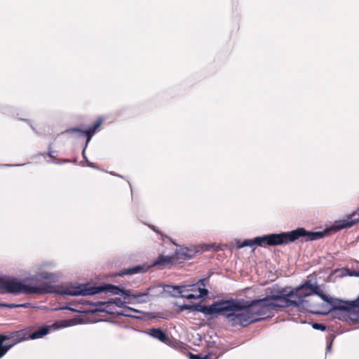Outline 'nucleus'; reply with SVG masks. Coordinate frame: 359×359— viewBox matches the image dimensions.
Instances as JSON below:
<instances>
[{
    "mask_svg": "<svg viewBox=\"0 0 359 359\" xmlns=\"http://www.w3.org/2000/svg\"><path fill=\"white\" fill-rule=\"evenodd\" d=\"M133 313H141V311H140L137 309H134L128 307V308H126V309H125L123 311L117 312V314L120 315V316L135 318L136 316L133 314Z\"/></svg>",
    "mask_w": 359,
    "mask_h": 359,
    "instance_id": "nucleus-21",
    "label": "nucleus"
},
{
    "mask_svg": "<svg viewBox=\"0 0 359 359\" xmlns=\"http://www.w3.org/2000/svg\"><path fill=\"white\" fill-rule=\"evenodd\" d=\"M221 313L232 326L247 325L254 323L243 302L238 300L222 302Z\"/></svg>",
    "mask_w": 359,
    "mask_h": 359,
    "instance_id": "nucleus-2",
    "label": "nucleus"
},
{
    "mask_svg": "<svg viewBox=\"0 0 359 359\" xmlns=\"http://www.w3.org/2000/svg\"><path fill=\"white\" fill-rule=\"evenodd\" d=\"M28 330H21L11 334H0V359L15 344L30 339Z\"/></svg>",
    "mask_w": 359,
    "mask_h": 359,
    "instance_id": "nucleus-9",
    "label": "nucleus"
},
{
    "mask_svg": "<svg viewBox=\"0 0 359 359\" xmlns=\"http://www.w3.org/2000/svg\"><path fill=\"white\" fill-rule=\"evenodd\" d=\"M87 163H88V166H89V167L93 168H97V169L98 168L94 163L89 162L88 160H87Z\"/></svg>",
    "mask_w": 359,
    "mask_h": 359,
    "instance_id": "nucleus-31",
    "label": "nucleus"
},
{
    "mask_svg": "<svg viewBox=\"0 0 359 359\" xmlns=\"http://www.w3.org/2000/svg\"><path fill=\"white\" fill-rule=\"evenodd\" d=\"M102 287L104 288L102 291H107L112 294H119L123 297V300L120 297H114L109 299V301L112 302L114 304V306L120 308L123 307L126 303L132 304L137 302L141 304L147 302L150 290V288H148L144 292H135L131 290H126L112 285Z\"/></svg>",
    "mask_w": 359,
    "mask_h": 359,
    "instance_id": "nucleus-6",
    "label": "nucleus"
},
{
    "mask_svg": "<svg viewBox=\"0 0 359 359\" xmlns=\"http://www.w3.org/2000/svg\"><path fill=\"white\" fill-rule=\"evenodd\" d=\"M349 276H356V277H359V271H356V270H352V271H350L348 270V272L347 273Z\"/></svg>",
    "mask_w": 359,
    "mask_h": 359,
    "instance_id": "nucleus-28",
    "label": "nucleus"
},
{
    "mask_svg": "<svg viewBox=\"0 0 359 359\" xmlns=\"http://www.w3.org/2000/svg\"><path fill=\"white\" fill-rule=\"evenodd\" d=\"M189 358L190 359H208V356L205 355V357L201 358L198 355H194V354L190 353H189Z\"/></svg>",
    "mask_w": 359,
    "mask_h": 359,
    "instance_id": "nucleus-27",
    "label": "nucleus"
},
{
    "mask_svg": "<svg viewBox=\"0 0 359 359\" xmlns=\"http://www.w3.org/2000/svg\"><path fill=\"white\" fill-rule=\"evenodd\" d=\"M109 173H110V175H116V174H114V172H110Z\"/></svg>",
    "mask_w": 359,
    "mask_h": 359,
    "instance_id": "nucleus-36",
    "label": "nucleus"
},
{
    "mask_svg": "<svg viewBox=\"0 0 359 359\" xmlns=\"http://www.w3.org/2000/svg\"><path fill=\"white\" fill-rule=\"evenodd\" d=\"M43 294H56L69 296H88L102 292V287H88L86 285H67L55 287L48 284H42Z\"/></svg>",
    "mask_w": 359,
    "mask_h": 359,
    "instance_id": "nucleus-5",
    "label": "nucleus"
},
{
    "mask_svg": "<svg viewBox=\"0 0 359 359\" xmlns=\"http://www.w3.org/2000/svg\"><path fill=\"white\" fill-rule=\"evenodd\" d=\"M255 245H256L255 243V238L254 239H245L242 243H241L240 241L236 242V247L238 249H241V248H243L245 247H252Z\"/></svg>",
    "mask_w": 359,
    "mask_h": 359,
    "instance_id": "nucleus-22",
    "label": "nucleus"
},
{
    "mask_svg": "<svg viewBox=\"0 0 359 359\" xmlns=\"http://www.w3.org/2000/svg\"><path fill=\"white\" fill-rule=\"evenodd\" d=\"M57 263L54 259H43L34 264L30 268L29 280L34 281H48L50 283H55L59 281L60 273L52 271L56 269Z\"/></svg>",
    "mask_w": 359,
    "mask_h": 359,
    "instance_id": "nucleus-3",
    "label": "nucleus"
},
{
    "mask_svg": "<svg viewBox=\"0 0 359 359\" xmlns=\"http://www.w3.org/2000/svg\"><path fill=\"white\" fill-rule=\"evenodd\" d=\"M332 343L330 342L327 346V351H330L331 349Z\"/></svg>",
    "mask_w": 359,
    "mask_h": 359,
    "instance_id": "nucleus-33",
    "label": "nucleus"
},
{
    "mask_svg": "<svg viewBox=\"0 0 359 359\" xmlns=\"http://www.w3.org/2000/svg\"><path fill=\"white\" fill-rule=\"evenodd\" d=\"M62 326H58L56 324H52L50 325H43L39 327L36 331L33 332L30 334V339H36L43 338L44 336L48 334L50 330H57Z\"/></svg>",
    "mask_w": 359,
    "mask_h": 359,
    "instance_id": "nucleus-16",
    "label": "nucleus"
},
{
    "mask_svg": "<svg viewBox=\"0 0 359 359\" xmlns=\"http://www.w3.org/2000/svg\"><path fill=\"white\" fill-rule=\"evenodd\" d=\"M193 306L194 305H184L182 309L193 311Z\"/></svg>",
    "mask_w": 359,
    "mask_h": 359,
    "instance_id": "nucleus-30",
    "label": "nucleus"
},
{
    "mask_svg": "<svg viewBox=\"0 0 359 359\" xmlns=\"http://www.w3.org/2000/svg\"><path fill=\"white\" fill-rule=\"evenodd\" d=\"M205 279H201L198 280L196 284L191 285H182V286H170L167 285L168 288H172L173 295H176L177 294H180L182 297H184L187 299H197L200 297L206 296L208 293V290L204 287H201L205 286Z\"/></svg>",
    "mask_w": 359,
    "mask_h": 359,
    "instance_id": "nucleus-8",
    "label": "nucleus"
},
{
    "mask_svg": "<svg viewBox=\"0 0 359 359\" xmlns=\"http://www.w3.org/2000/svg\"><path fill=\"white\" fill-rule=\"evenodd\" d=\"M89 304L93 305L97 307V309L100 311H102L108 313H117L118 312L116 311L115 306H114L112 302H110L109 300L107 302H96L95 303H89Z\"/></svg>",
    "mask_w": 359,
    "mask_h": 359,
    "instance_id": "nucleus-17",
    "label": "nucleus"
},
{
    "mask_svg": "<svg viewBox=\"0 0 359 359\" xmlns=\"http://www.w3.org/2000/svg\"><path fill=\"white\" fill-rule=\"evenodd\" d=\"M318 286L316 284H312L311 281H306L302 285H300V289H309L313 294H318Z\"/></svg>",
    "mask_w": 359,
    "mask_h": 359,
    "instance_id": "nucleus-20",
    "label": "nucleus"
},
{
    "mask_svg": "<svg viewBox=\"0 0 359 359\" xmlns=\"http://www.w3.org/2000/svg\"><path fill=\"white\" fill-rule=\"evenodd\" d=\"M86 148H83V151H82V156L83 157V158L86 159L87 160V158H86Z\"/></svg>",
    "mask_w": 359,
    "mask_h": 359,
    "instance_id": "nucleus-32",
    "label": "nucleus"
},
{
    "mask_svg": "<svg viewBox=\"0 0 359 359\" xmlns=\"http://www.w3.org/2000/svg\"><path fill=\"white\" fill-rule=\"evenodd\" d=\"M318 296H319L324 302H330V300L329 297L320 292V290L318 288V294H316Z\"/></svg>",
    "mask_w": 359,
    "mask_h": 359,
    "instance_id": "nucleus-25",
    "label": "nucleus"
},
{
    "mask_svg": "<svg viewBox=\"0 0 359 359\" xmlns=\"http://www.w3.org/2000/svg\"><path fill=\"white\" fill-rule=\"evenodd\" d=\"M48 156H49L50 157H53V151H49V153H48Z\"/></svg>",
    "mask_w": 359,
    "mask_h": 359,
    "instance_id": "nucleus-34",
    "label": "nucleus"
},
{
    "mask_svg": "<svg viewBox=\"0 0 359 359\" xmlns=\"http://www.w3.org/2000/svg\"><path fill=\"white\" fill-rule=\"evenodd\" d=\"M222 302L214 303L210 306L201 304H194L193 311H198L206 316L220 313L222 309Z\"/></svg>",
    "mask_w": 359,
    "mask_h": 359,
    "instance_id": "nucleus-13",
    "label": "nucleus"
},
{
    "mask_svg": "<svg viewBox=\"0 0 359 359\" xmlns=\"http://www.w3.org/2000/svg\"><path fill=\"white\" fill-rule=\"evenodd\" d=\"M151 228L152 229L153 231L157 232V231L156 230V229H155V227L154 226H151Z\"/></svg>",
    "mask_w": 359,
    "mask_h": 359,
    "instance_id": "nucleus-35",
    "label": "nucleus"
},
{
    "mask_svg": "<svg viewBox=\"0 0 359 359\" xmlns=\"http://www.w3.org/2000/svg\"><path fill=\"white\" fill-rule=\"evenodd\" d=\"M148 267L144 265H138L125 270L123 275H133L139 273L145 272L147 271Z\"/></svg>",
    "mask_w": 359,
    "mask_h": 359,
    "instance_id": "nucleus-19",
    "label": "nucleus"
},
{
    "mask_svg": "<svg viewBox=\"0 0 359 359\" xmlns=\"http://www.w3.org/2000/svg\"><path fill=\"white\" fill-rule=\"evenodd\" d=\"M31 128L34 130V128L32 125H30Z\"/></svg>",
    "mask_w": 359,
    "mask_h": 359,
    "instance_id": "nucleus-37",
    "label": "nucleus"
},
{
    "mask_svg": "<svg viewBox=\"0 0 359 359\" xmlns=\"http://www.w3.org/2000/svg\"><path fill=\"white\" fill-rule=\"evenodd\" d=\"M176 254L179 259H187V250H185V247L180 248L176 252Z\"/></svg>",
    "mask_w": 359,
    "mask_h": 359,
    "instance_id": "nucleus-24",
    "label": "nucleus"
},
{
    "mask_svg": "<svg viewBox=\"0 0 359 359\" xmlns=\"http://www.w3.org/2000/svg\"><path fill=\"white\" fill-rule=\"evenodd\" d=\"M300 289V286L287 294H278L281 307L296 306L299 307L305 302L304 298L310 296L311 293Z\"/></svg>",
    "mask_w": 359,
    "mask_h": 359,
    "instance_id": "nucleus-10",
    "label": "nucleus"
},
{
    "mask_svg": "<svg viewBox=\"0 0 359 359\" xmlns=\"http://www.w3.org/2000/svg\"><path fill=\"white\" fill-rule=\"evenodd\" d=\"M334 309L346 311L348 314L355 319H359V296L353 301L345 302L342 305H337L334 306Z\"/></svg>",
    "mask_w": 359,
    "mask_h": 359,
    "instance_id": "nucleus-12",
    "label": "nucleus"
},
{
    "mask_svg": "<svg viewBox=\"0 0 359 359\" xmlns=\"http://www.w3.org/2000/svg\"><path fill=\"white\" fill-rule=\"evenodd\" d=\"M163 262V258H162V257H158V259H156V260L154 262L153 265H154V266L158 265V264H162Z\"/></svg>",
    "mask_w": 359,
    "mask_h": 359,
    "instance_id": "nucleus-29",
    "label": "nucleus"
},
{
    "mask_svg": "<svg viewBox=\"0 0 359 359\" xmlns=\"http://www.w3.org/2000/svg\"><path fill=\"white\" fill-rule=\"evenodd\" d=\"M359 222V213H353L347 217L346 219L339 220L335 223V229H343L349 228Z\"/></svg>",
    "mask_w": 359,
    "mask_h": 359,
    "instance_id": "nucleus-14",
    "label": "nucleus"
},
{
    "mask_svg": "<svg viewBox=\"0 0 359 359\" xmlns=\"http://www.w3.org/2000/svg\"><path fill=\"white\" fill-rule=\"evenodd\" d=\"M102 123V120L100 118L97 120L92 126H90L86 130H82L79 128H71L65 130L63 133L76 134L79 137L86 136L87 138L85 144V148H86L92 137L96 133L97 130L100 128Z\"/></svg>",
    "mask_w": 359,
    "mask_h": 359,
    "instance_id": "nucleus-11",
    "label": "nucleus"
},
{
    "mask_svg": "<svg viewBox=\"0 0 359 359\" xmlns=\"http://www.w3.org/2000/svg\"><path fill=\"white\" fill-rule=\"evenodd\" d=\"M250 316L254 320V323L258 321L259 316L266 315L276 307H281L279 302V295L273 294L263 299H255L243 302Z\"/></svg>",
    "mask_w": 359,
    "mask_h": 359,
    "instance_id": "nucleus-4",
    "label": "nucleus"
},
{
    "mask_svg": "<svg viewBox=\"0 0 359 359\" xmlns=\"http://www.w3.org/2000/svg\"><path fill=\"white\" fill-rule=\"evenodd\" d=\"M313 328L315 330H320L322 331H324L326 329L325 325H323V324H320V323H313Z\"/></svg>",
    "mask_w": 359,
    "mask_h": 359,
    "instance_id": "nucleus-26",
    "label": "nucleus"
},
{
    "mask_svg": "<svg viewBox=\"0 0 359 359\" xmlns=\"http://www.w3.org/2000/svg\"><path fill=\"white\" fill-rule=\"evenodd\" d=\"M214 245H189L186 246L185 250H187V259H190L194 257L196 254H201L205 251L210 250Z\"/></svg>",
    "mask_w": 359,
    "mask_h": 359,
    "instance_id": "nucleus-15",
    "label": "nucleus"
},
{
    "mask_svg": "<svg viewBox=\"0 0 359 359\" xmlns=\"http://www.w3.org/2000/svg\"><path fill=\"white\" fill-rule=\"evenodd\" d=\"M148 334L151 337L159 340L161 342L165 343L168 340L166 334L160 328H151L149 330Z\"/></svg>",
    "mask_w": 359,
    "mask_h": 359,
    "instance_id": "nucleus-18",
    "label": "nucleus"
},
{
    "mask_svg": "<svg viewBox=\"0 0 359 359\" xmlns=\"http://www.w3.org/2000/svg\"><path fill=\"white\" fill-rule=\"evenodd\" d=\"M1 288L5 290L8 293L15 295L20 294H43L42 284L29 285L18 278H7L2 280Z\"/></svg>",
    "mask_w": 359,
    "mask_h": 359,
    "instance_id": "nucleus-7",
    "label": "nucleus"
},
{
    "mask_svg": "<svg viewBox=\"0 0 359 359\" xmlns=\"http://www.w3.org/2000/svg\"><path fill=\"white\" fill-rule=\"evenodd\" d=\"M30 306L29 303H24L20 304H4L1 303L0 306L1 307H7L10 309L13 308H28Z\"/></svg>",
    "mask_w": 359,
    "mask_h": 359,
    "instance_id": "nucleus-23",
    "label": "nucleus"
},
{
    "mask_svg": "<svg viewBox=\"0 0 359 359\" xmlns=\"http://www.w3.org/2000/svg\"><path fill=\"white\" fill-rule=\"evenodd\" d=\"M325 232H311L304 228H297L291 231L280 233H271L255 238V245L261 247L286 245L294 242L301 237H305L306 241L318 240L324 236Z\"/></svg>",
    "mask_w": 359,
    "mask_h": 359,
    "instance_id": "nucleus-1",
    "label": "nucleus"
}]
</instances>
